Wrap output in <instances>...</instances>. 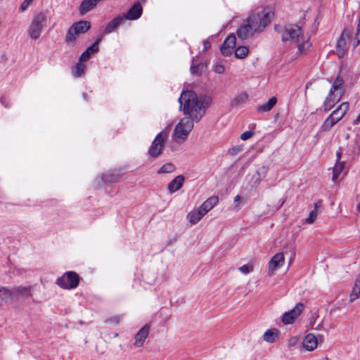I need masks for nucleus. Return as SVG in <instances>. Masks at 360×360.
Masks as SVG:
<instances>
[{"instance_id": "obj_17", "label": "nucleus", "mask_w": 360, "mask_h": 360, "mask_svg": "<svg viewBox=\"0 0 360 360\" xmlns=\"http://www.w3.org/2000/svg\"><path fill=\"white\" fill-rule=\"evenodd\" d=\"M101 39H98L92 45L89 46L85 51H84L79 57L80 62H85L89 60L91 56L98 51V44Z\"/></svg>"}, {"instance_id": "obj_14", "label": "nucleus", "mask_w": 360, "mask_h": 360, "mask_svg": "<svg viewBox=\"0 0 360 360\" xmlns=\"http://www.w3.org/2000/svg\"><path fill=\"white\" fill-rule=\"evenodd\" d=\"M142 13L143 8L141 4L136 2L122 17L126 20H134L139 19Z\"/></svg>"}, {"instance_id": "obj_5", "label": "nucleus", "mask_w": 360, "mask_h": 360, "mask_svg": "<svg viewBox=\"0 0 360 360\" xmlns=\"http://www.w3.org/2000/svg\"><path fill=\"white\" fill-rule=\"evenodd\" d=\"M47 20L46 15L43 12L37 13L33 18L30 25L27 29V34L30 38L37 40L45 27Z\"/></svg>"}, {"instance_id": "obj_45", "label": "nucleus", "mask_w": 360, "mask_h": 360, "mask_svg": "<svg viewBox=\"0 0 360 360\" xmlns=\"http://www.w3.org/2000/svg\"><path fill=\"white\" fill-rule=\"evenodd\" d=\"M191 71L193 74L199 75L200 74V65H195L193 64L191 67Z\"/></svg>"}, {"instance_id": "obj_35", "label": "nucleus", "mask_w": 360, "mask_h": 360, "mask_svg": "<svg viewBox=\"0 0 360 360\" xmlns=\"http://www.w3.org/2000/svg\"><path fill=\"white\" fill-rule=\"evenodd\" d=\"M249 50L246 46H239L235 50V56L238 58L243 59L248 54Z\"/></svg>"}, {"instance_id": "obj_1", "label": "nucleus", "mask_w": 360, "mask_h": 360, "mask_svg": "<svg viewBox=\"0 0 360 360\" xmlns=\"http://www.w3.org/2000/svg\"><path fill=\"white\" fill-rule=\"evenodd\" d=\"M180 109L184 112V118L193 122H199L205 115L212 103L210 96H198L193 91H184L179 98Z\"/></svg>"}, {"instance_id": "obj_50", "label": "nucleus", "mask_w": 360, "mask_h": 360, "mask_svg": "<svg viewBox=\"0 0 360 360\" xmlns=\"http://www.w3.org/2000/svg\"><path fill=\"white\" fill-rule=\"evenodd\" d=\"M112 320H114L115 323H118V319L117 318H113Z\"/></svg>"}, {"instance_id": "obj_44", "label": "nucleus", "mask_w": 360, "mask_h": 360, "mask_svg": "<svg viewBox=\"0 0 360 360\" xmlns=\"http://www.w3.org/2000/svg\"><path fill=\"white\" fill-rule=\"evenodd\" d=\"M298 338L297 337H292L288 341V345L290 347H294L297 345Z\"/></svg>"}, {"instance_id": "obj_13", "label": "nucleus", "mask_w": 360, "mask_h": 360, "mask_svg": "<svg viewBox=\"0 0 360 360\" xmlns=\"http://www.w3.org/2000/svg\"><path fill=\"white\" fill-rule=\"evenodd\" d=\"M236 44V38L235 35H229L224 41L221 46V53L225 56H229L232 54Z\"/></svg>"}, {"instance_id": "obj_7", "label": "nucleus", "mask_w": 360, "mask_h": 360, "mask_svg": "<svg viewBox=\"0 0 360 360\" xmlns=\"http://www.w3.org/2000/svg\"><path fill=\"white\" fill-rule=\"evenodd\" d=\"M91 28L89 21L81 20L72 24L68 29L65 41L68 45H73L80 34L86 32Z\"/></svg>"}, {"instance_id": "obj_3", "label": "nucleus", "mask_w": 360, "mask_h": 360, "mask_svg": "<svg viewBox=\"0 0 360 360\" xmlns=\"http://www.w3.org/2000/svg\"><path fill=\"white\" fill-rule=\"evenodd\" d=\"M359 44L360 27H356L352 30L345 28L337 41L335 45L336 53L339 58H342L347 53L350 46L354 49Z\"/></svg>"}, {"instance_id": "obj_6", "label": "nucleus", "mask_w": 360, "mask_h": 360, "mask_svg": "<svg viewBox=\"0 0 360 360\" xmlns=\"http://www.w3.org/2000/svg\"><path fill=\"white\" fill-rule=\"evenodd\" d=\"M194 122L188 118H181L174 129L173 139L178 143H181L187 139L189 133L193 129Z\"/></svg>"}, {"instance_id": "obj_36", "label": "nucleus", "mask_w": 360, "mask_h": 360, "mask_svg": "<svg viewBox=\"0 0 360 360\" xmlns=\"http://www.w3.org/2000/svg\"><path fill=\"white\" fill-rule=\"evenodd\" d=\"M175 166L172 163H166L162 165L158 171V174L170 173L174 172Z\"/></svg>"}, {"instance_id": "obj_37", "label": "nucleus", "mask_w": 360, "mask_h": 360, "mask_svg": "<svg viewBox=\"0 0 360 360\" xmlns=\"http://www.w3.org/2000/svg\"><path fill=\"white\" fill-rule=\"evenodd\" d=\"M240 203L244 204L245 201H243V198L239 195H237L234 198V203L231 207L232 210L238 211L240 209Z\"/></svg>"}, {"instance_id": "obj_32", "label": "nucleus", "mask_w": 360, "mask_h": 360, "mask_svg": "<svg viewBox=\"0 0 360 360\" xmlns=\"http://www.w3.org/2000/svg\"><path fill=\"white\" fill-rule=\"evenodd\" d=\"M342 86L343 79L339 77H337L336 79L333 82L330 89L333 90V91H335L336 92L342 94Z\"/></svg>"}, {"instance_id": "obj_22", "label": "nucleus", "mask_w": 360, "mask_h": 360, "mask_svg": "<svg viewBox=\"0 0 360 360\" xmlns=\"http://www.w3.org/2000/svg\"><path fill=\"white\" fill-rule=\"evenodd\" d=\"M184 177L182 175L176 176L171 182L168 184V190L170 193H173L176 191L179 190L184 182Z\"/></svg>"}, {"instance_id": "obj_2", "label": "nucleus", "mask_w": 360, "mask_h": 360, "mask_svg": "<svg viewBox=\"0 0 360 360\" xmlns=\"http://www.w3.org/2000/svg\"><path fill=\"white\" fill-rule=\"evenodd\" d=\"M281 34L283 41H290L297 48V53L306 54L310 49L311 44L308 38L304 36L302 28L297 25L289 24L284 27H276Z\"/></svg>"}, {"instance_id": "obj_47", "label": "nucleus", "mask_w": 360, "mask_h": 360, "mask_svg": "<svg viewBox=\"0 0 360 360\" xmlns=\"http://www.w3.org/2000/svg\"><path fill=\"white\" fill-rule=\"evenodd\" d=\"M342 155V150L340 149H339V150H338L336 152V155H335L336 162H342L341 161Z\"/></svg>"}, {"instance_id": "obj_16", "label": "nucleus", "mask_w": 360, "mask_h": 360, "mask_svg": "<svg viewBox=\"0 0 360 360\" xmlns=\"http://www.w3.org/2000/svg\"><path fill=\"white\" fill-rule=\"evenodd\" d=\"M150 326L148 325L143 326L135 335L134 346L140 347L143 346L146 339L149 333Z\"/></svg>"}, {"instance_id": "obj_46", "label": "nucleus", "mask_w": 360, "mask_h": 360, "mask_svg": "<svg viewBox=\"0 0 360 360\" xmlns=\"http://www.w3.org/2000/svg\"><path fill=\"white\" fill-rule=\"evenodd\" d=\"M210 46H211L210 42L207 39L204 40V41H203V50L204 51L208 50L210 48Z\"/></svg>"}, {"instance_id": "obj_49", "label": "nucleus", "mask_w": 360, "mask_h": 360, "mask_svg": "<svg viewBox=\"0 0 360 360\" xmlns=\"http://www.w3.org/2000/svg\"><path fill=\"white\" fill-rule=\"evenodd\" d=\"M359 122H360V114L357 117L356 120L354 121V124H357Z\"/></svg>"}, {"instance_id": "obj_43", "label": "nucleus", "mask_w": 360, "mask_h": 360, "mask_svg": "<svg viewBox=\"0 0 360 360\" xmlns=\"http://www.w3.org/2000/svg\"><path fill=\"white\" fill-rule=\"evenodd\" d=\"M254 135V132L252 131H246L240 135V139L243 141H246L252 138Z\"/></svg>"}, {"instance_id": "obj_34", "label": "nucleus", "mask_w": 360, "mask_h": 360, "mask_svg": "<svg viewBox=\"0 0 360 360\" xmlns=\"http://www.w3.org/2000/svg\"><path fill=\"white\" fill-rule=\"evenodd\" d=\"M84 70L85 65L82 63H78L73 68L72 74L75 77H79L84 74Z\"/></svg>"}, {"instance_id": "obj_33", "label": "nucleus", "mask_w": 360, "mask_h": 360, "mask_svg": "<svg viewBox=\"0 0 360 360\" xmlns=\"http://www.w3.org/2000/svg\"><path fill=\"white\" fill-rule=\"evenodd\" d=\"M268 173V168L266 166H262L259 167L256 172L257 178L256 181L257 183H259L262 179H264Z\"/></svg>"}, {"instance_id": "obj_41", "label": "nucleus", "mask_w": 360, "mask_h": 360, "mask_svg": "<svg viewBox=\"0 0 360 360\" xmlns=\"http://www.w3.org/2000/svg\"><path fill=\"white\" fill-rule=\"evenodd\" d=\"M212 70L216 74H223L225 71L224 65L218 63L212 66Z\"/></svg>"}, {"instance_id": "obj_11", "label": "nucleus", "mask_w": 360, "mask_h": 360, "mask_svg": "<svg viewBox=\"0 0 360 360\" xmlns=\"http://www.w3.org/2000/svg\"><path fill=\"white\" fill-rule=\"evenodd\" d=\"M285 257L283 253L279 252L271 257L268 266V275L274 276L278 269L284 264Z\"/></svg>"}, {"instance_id": "obj_39", "label": "nucleus", "mask_w": 360, "mask_h": 360, "mask_svg": "<svg viewBox=\"0 0 360 360\" xmlns=\"http://www.w3.org/2000/svg\"><path fill=\"white\" fill-rule=\"evenodd\" d=\"M34 1V0H24L20 6V11L22 13L25 12L28 7L32 5Z\"/></svg>"}, {"instance_id": "obj_51", "label": "nucleus", "mask_w": 360, "mask_h": 360, "mask_svg": "<svg viewBox=\"0 0 360 360\" xmlns=\"http://www.w3.org/2000/svg\"><path fill=\"white\" fill-rule=\"evenodd\" d=\"M357 210L360 212V202L357 205Z\"/></svg>"}, {"instance_id": "obj_27", "label": "nucleus", "mask_w": 360, "mask_h": 360, "mask_svg": "<svg viewBox=\"0 0 360 360\" xmlns=\"http://www.w3.org/2000/svg\"><path fill=\"white\" fill-rule=\"evenodd\" d=\"M279 331L276 328L269 329L267 330L264 335L263 339L264 341L267 342H274L278 338Z\"/></svg>"}, {"instance_id": "obj_10", "label": "nucleus", "mask_w": 360, "mask_h": 360, "mask_svg": "<svg viewBox=\"0 0 360 360\" xmlns=\"http://www.w3.org/2000/svg\"><path fill=\"white\" fill-rule=\"evenodd\" d=\"M304 304L301 302L297 303L296 306L290 311L283 314L282 321L284 324L292 323L300 315L304 309Z\"/></svg>"}, {"instance_id": "obj_20", "label": "nucleus", "mask_w": 360, "mask_h": 360, "mask_svg": "<svg viewBox=\"0 0 360 360\" xmlns=\"http://www.w3.org/2000/svg\"><path fill=\"white\" fill-rule=\"evenodd\" d=\"M256 32L252 29L251 25L247 22L246 25L240 27L237 31L238 37L241 39H246L252 37Z\"/></svg>"}, {"instance_id": "obj_19", "label": "nucleus", "mask_w": 360, "mask_h": 360, "mask_svg": "<svg viewBox=\"0 0 360 360\" xmlns=\"http://www.w3.org/2000/svg\"><path fill=\"white\" fill-rule=\"evenodd\" d=\"M349 106V105L347 102L342 103L335 110H334L330 115H333L338 122H339L348 111Z\"/></svg>"}, {"instance_id": "obj_29", "label": "nucleus", "mask_w": 360, "mask_h": 360, "mask_svg": "<svg viewBox=\"0 0 360 360\" xmlns=\"http://www.w3.org/2000/svg\"><path fill=\"white\" fill-rule=\"evenodd\" d=\"M11 302V294L10 289L0 286V306L4 303Z\"/></svg>"}, {"instance_id": "obj_28", "label": "nucleus", "mask_w": 360, "mask_h": 360, "mask_svg": "<svg viewBox=\"0 0 360 360\" xmlns=\"http://www.w3.org/2000/svg\"><path fill=\"white\" fill-rule=\"evenodd\" d=\"M276 103L277 98L273 96L266 103L258 106L257 110L259 112H269L276 105Z\"/></svg>"}, {"instance_id": "obj_26", "label": "nucleus", "mask_w": 360, "mask_h": 360, "mask_svg": "<svg viewBox=\"0 0 360 360\" xmlns=\"http://www.w3.org/2000/svg\"><path fill=\"white\" fill-rule=\"evenodd\" d=\"M124 18L122 16H117L108 22L107 25L105 32L109 34L115 31L117 27L122 22Z\"/></svg>"}, {"instance_id": "obj_52", "label": "nucleus", "mask_w": 360, "mask_h": 360, "mask_svg": "<svg viewBox=\"0 0 360 360\" xmlns=\"http://www.w3.org/2000/svg\"><path fill=\"white\" fill-rule=\"evenodd\" d=\"M321 360H329V359L326 357V358L322 359Z\"/></svg>"}, {"instance_id": "obj_25", "label": "nucleus", "mask_w": 360, "mask_h": 360, "mask_svg": "<svg viewBox=\"0 0 360 360\" xmlns=\"http://www.w3.org/2000/svg\"><path fill=\"white\" fill-rule=\"evenodd\" d=\"M345 167V162H335V165L332 168L333 169V176H332V181L334 183H336L338 181V178L341 175L342 173L344 172Z\"/></svg>"}, {"instance_id": "obj_12", "label": "nucleus", "mask_w": 360, "mask_h": 360, "mask_svg": "<svg viewBox=\"0 0 360 360\" xmlns=\"http://www.w3.org/2000/svg\"><path fill=\"white\" fill-rule=\"evenodd\" d=\"M32 287L17 286L10 289L11 294V302L18 297H30L32 295Z\"/></svg>"}, {"instance_id": "obj_8", "label": "nucleus", "mask_w": 360, "mask_h": 360, "mask_svg": "<svg viewBox=\"0 0 360 360\" xmlns=\"http://www.w3.org/2000/svg\"><path fill=\"white\" fill-rule=\"evenodd\" d=\"M167 138L168 134L167 131L160 132L152 142L148 149V155L153 158L160 156L165 148Z\"/></svg>"}, {"instance_id": "obj_48", "label": "nucleus", "mask_w": 360, "mask_h": 360, "mask_svg": "<svg viewBox=\"0 0 360 360\" xmlns=\"http://www.w3.org/2000/svg\"><path fill=\"white\" fill-rule=\"evenodd\" d=\"M321 201L315 202L314 207L313 210L316 211V212H319V210L321 207Z\"/></svg>"}, {"instance_id": "obj_18", "label": "nucleus", "mask_w": 360, "mask_h": 360, "mask_svg": "<svg viewBox=\"0 0 360 360\" xmlns=\"http://www.w3.org/2000/svg\"><path fill=\"white\" fill-rule=\"evenodd\" d=\"M302 345L307 351H313L317 347V338L312 333L307 334L303 340Z\"/></svg>"}, {"instance_id": "obj_9", "label": "nucleus", "mask_w": 360, "mask_h": 360, "mask_svg": "<svg viewBox=\"0 0 360 360\" xmlns=\"http://www.w3.org/2000/svg\"><path fill=\"white\" fill-rule=\"evenodd\" d=\"M79 281V276L75 272L68 271L57 279L56 283L62 288L72 289L78 285Z\"/></svg>"}, {"instance_id": "obj_31", "label": "nucleus", "mask_w": 360, "mask_h": 360, "mask_svg": "<svg viewBox=\"0 0 360 360\" xmlns=\"http://www.w3.org/2000/svg\"><path fill=\"white\" fill-rule=\"evenodd\" d=\"M248 98V95L246 93H241L237 95L231 102V105L233 107L245 103Z\"/></svg>"}, {"instance_id": "obj_4", "label": "nucleus", "mask_w": 360, "mask_h": 360, "mask_svg": "<svg viewBox=\"0 0 360 360\" xmlns=\"http://www.w3.org/2000/svg\"><path fill=\"white\" fill-rule=\"evenodd\" d=\"M272 15L273 11L271 7L262 6L255 9L248 17L247 22L256 32H261L270 22Z\"/></svg>"}, {"instance_id": "obj_30", "label": "nucleus", "mask_w": 360, "mask_h": 360, "mask_svg": "<svg viewBox=\"0 0 360 360\" xmlns=\"http://www.w3.org/2000/svg\"><path fill=\"white\" fill-rule=\"evenodd\" d=\"M338 122V120L333 115H330L321 124V129L323 131H328Z\"/></svg>"}, {"instance_id": "obj_15", "label": "nucleus", "mask_w": 360, "mask_h": 360, "mask_svg": "<svg viewBox=\"0 0 360 360\" xmlns=\"http://www.w3.org/2000/svg\"><path fill=\"white\" fill-rule=\"evenodd\" d=\"M342 96V93L336 92L335 91H333V90L330 89V92L324 102V110H330L335 103L340 101Z\"/></svg>"}, {"instance_id": "obj_24", "label": "nucleus", "mask_w": 360, "mask_h": 360, "mask_svg": "<svg viewBox=\"0 0 360 360\" xmlns=\"http://www.w3.org/2000/svg\"><path fill=\"white\" fill-rule=\"evenodd\" d=\"M204 215L205 214L202 210L198 207L188 212L186 219L191 224H196Z\"/></svg>"}, {"instance_id": "obj_40", "label": "nucleus", "mask_w": 360, "mask_h": 360, "mask_svg": "<svg viewBox=\"0 0 360 360\" xmlns=\"http://www.w3.org/2000/svg\"><path fill=\"white\" fill-rule=\"evenodd\" d=\"M252 270L253 266L252 265L250 264H244L239 267V271L244 274H248L250 272L252 271Z\"/></svg>"}, {"instance_id": "obj_42", "label": "nucleus", "mask_w": 360, "mask_h": 360, "mask_svg": "<svg viewBox=\"0 0 360 360\" xmlns=\"http://www.w3.org/2000/svg\"><path fill=\"white\" fill-rule=\"evenodd\" d=\"M242 150V146H236L229 150V154L231 155H236Z\"/></svg>"}, {"instance_id": "obj_23", "label": "nucleus", "mask_w": 360, "mask_h": 360, "mask_svg": "<svg viewBox=\"0 0 360 360\" xmlns=\"http://www.w3.org/2000/svg\"><path fill=\"white\" fill-rule=\"evenodd\" d=\"M217 196H212L206 200L200 207L202 212L205 214L210 211L218 202Z\"/></svg>"}, {"instance_id": "obj_38", "label": "nucleus", "mask_w": 360, "mask_h": 360, "mask_svg": "<svg viewBox=\"0 0 360 360\" xmlns=\"http://www.w3.org/2000/svg\"><path fill=\"white\" fill-rule=\"evenodd\" d=\"M319 214V212H316V211H311L309 217L306 219L305 221L307 224H312L316 220L317 216Z\"/></svg>"}, {"instance_id": "obj_21", "label": "nucleus", "mask_w": 360, "mask_h": 360, "mask_svg": "<svg viewBox=\"0 0 360 360\" xmlns=\"http://www.w3.org/2000/svg\"><path fill=\"white\" fill-rule=\"evenodd\" d=\"M360 299V276H359L354 283L352 291L349 295V302L352 303L356 300Z\"/></svg>"}]
</instances>
